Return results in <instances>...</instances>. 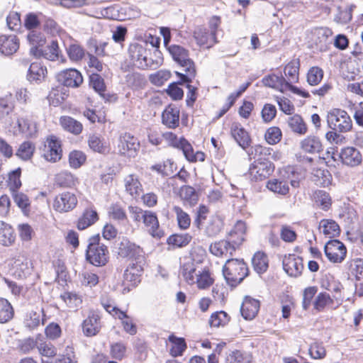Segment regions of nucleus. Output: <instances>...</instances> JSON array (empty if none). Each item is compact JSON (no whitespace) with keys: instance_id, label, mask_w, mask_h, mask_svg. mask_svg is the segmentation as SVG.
<instances>
[{"instance_id":"f257e3e1","label":"nucleus","mask_w":363,"mask_h":363,"mask_svg":"<svg viewBox=\"0 0 363 363\" xmlns=\"http://www.w3.org/2000/svg\"><path fill=\"white\" fill-rule=\"evenodd\" d=\"M147 44L132 43L128 48V55L131 63L136 67L142 69H157L163 63V57L161 52L155 50L153 54L155 58L149 57L150 51L147 49Z\"/></svg>"},{"instance_id":"f03ea898","label":"nucleus","mask_w":363,"mask_h":363,"mask_svg":"<svg viewBox=\"0 0 363 363\" xmlns=\"http://www.w3.org/2000/svg\"><path fill=\"white\" fill-rule=\"evenodd\" d=\"M267 150L264 147L256 145L252 146L247 151L250 160L255 161L250 164L249 174L252 179L264 180L272 174L274 166L272 162L263 157Z\"/></svg>"},{"instance_id":"7ed1b4c3","label":"nucleus","mask_w":363,"mask_h":363,"mask_svg":"<svg viewBox=\"0 0 363 363\" xmlns=\"http://www.w3.org/2000/svg\"><path fill=\"white\" fill-rule=\"evenodd\" d=\"M168 50L172 55L174 60L177 62L181 67H184L186 74H180L182 79L186 82H191L192 79L196 76V68L194 62L189 58V51L183 47L173 45L169 47Z\"/></svg>"},{"instance_id":"20e7f679","label":"nucleus","mask_w":363,"mask_h":363,"mask_svg":"<svg viewBox=\"0 0 363 363\" xmlns=\"http://www.w3.org/2000/svg\"><path fill=\"white\" fill-rule=\"evenodd\" d=\"M223 274L227 284L235 286L247 276L248 268L243 259H227Z\"/></svg>"},{"instance_id":"39448f33","label":"nucleus","mask_w":363,"mask_h":363,"mask_svg":"<svg viewBox=\"0 0 363 363\" xmlns=\"http://www.w3.org/2000/svg\"><path fill=\"white\" fill-rule=\"evenodd\" d=\"M99 240V235L90 238L86 251V260L96 267L104 266L108 260V248L105 245L100 243Z\"/></svg>"},{"instance_id":"423d86ee","label":"nucleus","mask_w":363,"mask_h":363,"mask_svg":"<svg viewBox=\"0 0 363 363\" xmlns=\"http://www.w3.org/2000/svg\"><path fill=\"white\" fill-rule=\"evenodd\" d=\"M329 127L335 131L347 132L352 127V120L347 113L342 109L334 108L327 115Z\"/></svg>"},{"instance_id":"0eeeda50","label":"nucleus","mask_w":363,"mask_h":363,"mask_svg":"<svg viewBox=\"0 0 363 363\" xmlns=\"http://www.w3.org/2000/svg\"><path fill=\"white\" fill-rule=\"evenodd\" d=\"M140 150V143L137 138L128 133L120 135L117 150L121 155L127 157H135Z\"/></svg>"},{"instance_id":"6e6552de","label":"nucleus","mask_w":363,"mask_h":363,"mask_svg":"<svg viewBox=\"0 0 363 363\" xmlns=\"http://www.w3.org/2000/svg\"><path fill=\"white\" fill-rule=\"evenodd\" d=\"M298 71L299 62L297 61H291L285 66L284 73L286 77V84L288 87V90L291 91L294 94L301 96L304 98H308L310 96L308 92L301 90L293 85L294 83H296L298 81Z\"/></svg>"},{"instance_id":"1a4fd4ad","label":"nucleus","mask_w":363,"mask_h":363,"mask_svg":"<svg viewBox=\"0 0 363 363\" xmlns=\"http://www.w3.org/2000/svg\"><path fill=\"white\" fill-rule=\"evenodd\" d=\"M43 158L50 162H56L61 160L62 150L60 140L55 135L48 136L41 150Z\"/></svg>"},{"instance_id":"9d476101","label":"nucleus","mask_w":363,"mask_h":363,"mask_svg":"<svg viewBox=\"0 0 363 363\" xmlns=\"http://www.w3.org/2000/svg\"><path fill=\"white\" fill-rule=\"evenodd\" d=\"M30 52L35 57H43L50 61L60 60L62 63L66 61V59L61 55L57 42L55 40H52L50 44L48 45L43 49H40L36 47L31 48Z\"/></svg>"},{"instance_id":"9b49d317","label":"nucleus","mask_w":363,"mask_h":363,"mask_svg":"<svg viewBox=\"0 0 363 363\" xmlns=\"http://www.w3.org/2000/svg\"><path fill=\"white\" fill-rule=\"evenodd\" d=\"M324 251L328 259L333 263H341L347 254L346 247L338 240H329L325 245Z\"/></svg>"},{"instance_id":"f8f14e48","label":"nucleus","mask_w":363,"mask_h":363,"mask_svg":"<svg viewBox=\"0 0 363 363\" xmlns=\"http://www.w3.org/2000/svg\"><path fill=\"white\" fill-rule=\"evenodd\" d=\"M118 255L138 263H143L144 261L143 249L127 239L121 240L118 247Z\"/></svg>"},{"instance_id":"ddd939ff","label":"nucleus","mask_w":363,"mask_h":363,"mask_svg":"<svg viewBox=\"0 0 363 363\" xmlns=\"http://www.w3.org/2000/svg\"><path fill=\"white\" fill-rule=\"evenodd\" d=\"M77 202V198L74 193L64 191L55 196L53 208L60 213L69 212L76 207Z\"/></svg>"},{"instance_id":"4468645a","label":"nucleus","mask_w":363,"mask_h":363,"mask_svg":"<svg viewBox=\"0 0 363 363\" xmlns=\"http://www.w3.org/2000/svg\"><path fill=\"white\" fill-rule=\"evenodd\" d=\"M56 79L61 84L71 88H77L83 82L82 74L76 69H67L58 72Z\"/></svg>"},{"instance_id":"2eb2a0df","label":"nucleus","mask_w":363,"mask_h":363,"mask_svg":"<svg viewBox=\"0 0 363 363\" xmlns=\"http://www.w3.org/2000/svg\"><path fill=\"white\" fill-rule=\"evenodd\" d=\"M143 223L146 230L154 238H160L163 236V230L160 227V223L157 214L151 211H146L144 214Z\"/></svg>"},{"instance_id":"dca6fc26","label":"nucleus","mask_w":363,"mask_h":363,"mask_svg":"<svg viewBox=\"0 0 363 363\" xmlns=\"http://www.w3.org/2000/svg\"><path fill=\"white\" fill-rule=\"evenodd\" d=\"M283 267L289 276L296 277L303 269V259L294 255H289L283 259Z\"/></svg>"},{"instance_id":"f3484780","label":"nucleus","mask_w":363,"mask_h":363,"mask_svg":"<svg viewBox=\"0 0 363 363\" xmlns=\"http://www.w3.org/2000/svg\"><path fill=\"white\" fill-rule=\"evenodd\" d=\"M223 227V219L218 215L215 214L210 216L207 221L203 223L201 228H198L202 230L206 236L213 238L219 234Z\"/></svg>"},{"instance_id":"a211bd4d","label":"nucleus","mask_w":363,"mask_h":363,"mask_svg":"<svg viewBox=\"0 0 363 363\" xmlns=\"http://www.w3.org/2000/svg\"><path fill=\"white\" fill-rule=\"evenodd\" d=\"M235 244L230 241L222 240L216 242L210 245V252L216 257H224L228 259L233 255L235 251Z\"/></svg>"},{"instance_id":"6ab92c4d","label":"nucleus","mask_w":363,"mask_h":363,"mask_svg":"<svg viewBox=\"0 0 363 363\" xmlns=\"http://www.w3.org/2000/svg\"><path fill=\"white\" fill-rule=\"evenodd\" d=\"M101 318L98 314L92 313L82 323L83 333L87 337L97 335L101 329Z\"/></svg>"},{"instance_id":"aec40b11","label":"nucleus","mask_w":363,"mask_h":363,"mask_svg":"<svg viewBox=\"0 0 363 363\" xmlns=\"http://www.w3.org/2000/svg\"><path fill=\"white\" fill-rule=\"evenodd\" d=\"M262 83L264 86L273 89L281 93H284L288 90V87L285 82V78L282 76L281 74H269L262 78Z\"/></svg>"},{"instance_id":"412c9836","label":"nucleus","mask_w":363,"mask_h":363,"mask_svg":"<svg viewBox=\"0 0 363 363\" xmlns=\"http://www.w3.org/2000/svg\"><path fill=\"white\" fill-rule=\"evenodd\" d=\"M194 38L200 46L207 48L212 47L217 41L213 33H211L206 28L198 27L194 32Z\"/></svg>"},{"instance_id":"4be33fe9","label":"nucleus","mask_w":363,"mask_h":363,"mask_svg":"<svg viewBox=\"0 0 363 363\" xmlns=\"http://www.w3.org/2000/svg\"><path fill=\"white\" fill-rule=\"evenodd\" d=\"M259 306L258 300L248 296L245 297L240 308L242 316L245 320H252L257 315Z\"/></svg>"},{"instance_id":"5701e85b","label":"nucleus","mask_w":363,"mask_h":363,"mask_svg":"<svg viewBox=\"0 0 363 363\" xmlns=\"http://www.w3.org/2000/svg\"><path fill=\"white\" fill-rule=\"evenodd\" d=\"M19 48V40L16 35L0 36V52L5 55H11Z\"/></svg>"},{"instance_id":"b1692460","label":"nucleus","mask_w":363,"mask_h":363,"mask_svg":"<svg viewBox=\"0 0 363 363\" xmlns=\"http://www.w3.org/2000/svg\"><path fill=\"white\" fill-rule=\"evenodd\" d=\"M340 156L345 164L351 167L359 164L362 160L359 151L353 147H347L342 149Z\"/></svg>"},{"instance_id":"393cba45","label":"nucleus","mask_w":363,"mask_h":363,"mask_svg":"<svg viewBox=\"0 0 363 363\" xmlns=\"http://www.w3.org/2000/svg\"><path fill=\"white\" fill-rule=\"evenodd\" d=\"M231 135L243 149L247 147L251 142L248 133L238 123H233L230 128Z\"/></svg>"},{"instance_id":"a878e982","label":"nucleus","mask_w":363,"mask_h":363,"mask_svg":"<svg viewBox=\"0 0 363 363\" xmlns=\"http://www.w3.org/2000/svg\"><path fill=\"white\" fill-rule=\"evenodd\" d=\"M162 123L169 128H175L179 123V110L175 106H167L162 115Z\"/></svg>"},{"instance_id":"bb28decb","label":"nucleus","mask_w":363,"mask_h":363,"mask_svg":"<svg viewBox=\"0 0 363 363\" xmlns=\"http://www.w3.org/2000/svg\"><path fill=\"white\" fill-rule=\"evenodd\" d=\"M202 269L201 264L191 260L183 264L181 273L186 283L193 285L194 277L201 273Z\"/></svg>"},{"instance_id":"cd10ccee","label":"nucleus","mask_w":363,"mask_h":363,"mask_svg":"<svg viewBox=\"0 0 363 363\" xmlns=\"http://www.w3.org/2000/svg\"><path fill=\"white\" fill-rule=\"evenodd\" d=\"M125 191L133 197L136 198L143 191V186L135 174H130L124 178Z\"/></svg>"},{"instance_id":"c85d7f7f","label":"nucleus","mask_w":363,"mask_h":363,"mask_svg":"<svg viewBox=\"0 0 363 363\" xmlns=\"http://www.w3.org/2000/svg\"><path fill=\"white\" fill-rule=\"evenodd\" d=\"M47 69L40 62H33L30 65L27 79L30 82L39 83L44 80Z\"/></svg>"},{"instance_id":"c756f323","label":"nucleus","mask_w":363,"mask_h":363,"mask_svg":"<svg viewBox=\"0 0 363 363\" xmlns=\"http://www.w3.org/2000/svg\"><path fill=\"white\" fill-rule=\"evenodd\" d=\"M19 131L26 137L32 138L38 132L36 123L30 118H21L17 121Z\"/></svg>"},{"instance_id":"7c9ffc66","label":"nucleus","mask_w":363,"mask_h":363,"mask_svg":"<svg viewBox=\"0 0 363 363\" xmlns=\"http://www.w3.org/2000/svg\"><path fill=\"white\" fill-rule=\"evenodd\" d=\"M16 240L13 229L8 223L0 221V244L4 246H11Z\"/></svg>"},{"instance_id":"2f4dec72","label":"nucleus","mask_w":363,"mask_h":363,"mask_svg":"<svg viewBox=\"0 0 363 363\" xmlns=\"http://www.w3.org/2000/svg\"><path fill=\"white\" fill-rule=\"evenodd\" d=\"M169 138L171 140H174L172 141V145L179 148L182 150L184 157L188 161L193 160V156L195 154L193 150L191 145L184 138H181L179 140H177L176 136L169 133Z\"/></svg>"},{"instance_id":"473e14b6","label":"nucleus","mask_w":363,"mask_h":363,"mask_svg":"<svg viewBox=\"0 0 363 363\" xmlns=\"http://www.w3.org/2000/svg\"><path fill=\"white\" fill-rule=\"evenodd\" d=\"M142 263L133 262L125 270L123 277L125 281L131 282L133 285L140 282V276L143 271Z\"/></svg>"},{"instance_id":"72a5a7b5","label":"nucleus","mask_w":363,"mask_h":363,"mask_svg":"<svg viewBox=\"0 0 363 363\" xmlns=\"http://www.w3.org/2000/svg\"><path fill=\"white\" fill-rule=\"evenodd\" d=\"M301 149L306 152L314 154L323 150V146L318 138L308 136L301 142Z\"/></svg>"},{"instance_id":"f704fd0d","label":"nucleus","mask_w":363,"mask_h":363,"mask_svg":"<svg viewBox=\"0 0 363 363\" xmlns=\"http://www.w3.org/2000/svg\"><path fill=\"white\" fill-rule=\"evenodd\" d=\"M319 228L328 238L338 236L340 229L338 224L333 220L323 219L320 222Z\"/></svg>"},{"instance_id":"c9c22d12","label":"nucleus","mask_w":363,"mask_h":363,"mask_svg":"<svg viewBox=\"0 0 363 363\" xmlns=\"http://www.w3.org/2000/svg\"><path fill=\"white\" fill-rule=\"evenodd\" d=\"M179 197L184 203L190 206L196 205L199 201V195L196 190L190 186H183L179 190Z\"/></svg>"},{"instance_id":"e433bc0d","label":"nucleus","mask_w":363,"mask_h":363,"mask_svg":"<svg viewBox=\"0 0 363 363\" xmlns=\"http://www.w3.org/2000/svg\"><path fill=\"white\" fill-rule=\"evenodd\" d=\"M172 211L176 215L179 228L182 230L188 229L191 225V218L189 215L177 205H173Z\"/></svg>"},{"instance_id":"4c0bfd02","label":"nucleus","mask_w":363,"mask_h":363,"mask_svg":"<svg viewBox=\"0 0 363 363\" xmlns=\"http://www.w3.org/2000/svg\"><path fill=\"white\" fill-rule=\"evenodd\" d=\"M98 218V214L96 211L91 208L86 209L78 220L77 228L79 230H84L94 224Z\"/></svg>"},{"instance_id":"58836bf2","label":"nucleus","mask_w":363,"mask_h":363,"mask_svg":"<svg viewBox=\"0 0 363 363\" xmlns=\"http://www.w3.org/2000/svg\"><path fill=\"white\" fill-rule=\"evenodd\" d=\"M246 231V224L242 220H238L230 232L232 242L236 245H240L245 240L244 235Z\"/></svg>"},{"instance_id":"ea45409f","label":"nucleus","mask_w":363,"mask_h":363,"mask_svg":"<svg viewBox=\"0 0 363 363\" xmlns=\"http://www.w3.org/2000/svg\"><path fill=\"white\" fill-rule=\"evenodd\" d=\"M267 187L271 191L280 195H286L289 191L288 182L279 179H272L267 183Z\"/></svg>"},{"instance_id":"a19ab883","label":"nucleus","mask_w":363,"mask_h":363,"mask_svg":"<svg viewBox=\"0 0 363 363\" xmlns=\"http://www.w3.org/2000/svg\"><path fill=\"white\" fill-rule=\"evenodd\" d=\"M89 147L94 152L106 153L108 152L106 142L101 136L94 134L89 135L88 139Z\"/></svg>"},{"instance_id":"79ce46f5","label":"nucleus","mask_w":363,"mask_h":363,"mask_svg":"<svg viewBox=\"0 0 363 363\" xmlns=\"http://www.w3.org/2000/svg\"><path fill=\"white\" fill-rule=\"evenodd\" d=\"M60 123L65 130L74 135L81 133L83 128L80 122L69 116L62 117L60 118Z\"/></svg>"},{"instance_id":"37998d69","label":"nucleus","mask_w":363,"mask_h":363,"mask_svg":"<svg viewBox=\"0 0 363 363\" xmlns=\"http://www.w3.org/2000/svg\"><path fill=\"white\" fill-rule=\"evenodd\" d=\"M169 341L172 344L170 354L173 357L182 356L186 348L185 340L182 337H177L173 334L169 336Z\"/></svg>"},{"instance_id":"c03bdc74","label":"nucleus","mask_w":363,"mask_h":363,"mask_svg":"<svg viewBox=\"0 0 363 363\" xmlns=\"http://www.w3.org/2000/svg\"><path fill=\"white\" fill-rule=\"evenodd\" d=\"M14 315V311L8 300L0 298V323H6L10 321Z\"/></svg>"},{"instance_id":"a18cd8bd","label":"nucleus","mask_w":363,"mask_h":363,"mask_svg":"<svg viewBox=\"0 0 363 363\" xmlns=\"http://www.w3.org/2000/svg\"><path fill=\"white\" fill-rule=\"evenodd\" d=\"M315 204L323 211H328L332 205V199L330 194L323 191H315L313 194Z\"/></svg>"},{"instance_id":"49530a36","label":"nucleus","mask_w":363,"mask_h":363,"mask_svg":"<svg viewBox=\"0 0 363 363\" xmlns=\"http://www.w3.org/2000/svg\"><path fill=\"white\" fill-rule=\"evenodd\" d=\"M288 125L293 132L299 135H304L307 131V127L303 118L297 114L289 118Z\"/></svg>"},{"instance_id":"de8ad7c7","label":"nucleus","mask_w":363,"mask_h":363,"mask_svg":"<svg viewBox=\"0 0 363 363\" xmlns=\"http://www.w3.org/2000/svg\"><path fill=\"white\" fill-rule=\"evenodd\" d=\"M230 316L228 314L223 311H216L211 314L208 323L212 328H218L224 326L230 321Z\"/></svg>"},{"instance_id":"09e8293b","label":"nucleus","mask_w":363,"mask_h":363,"mask_svg":"<svg viewBox=\"0 0 363 363\" xmlns=\"http://www.w3.org/2000/svg\"><path fill=\"white\" fill-rule=\"evenodd\" d=\"M252 263L255 270L259 274L264 273L268 268V259L263 252L255 253L252 259Z\"/></svg>"},{"instance_id":"8fccbe9b","label":"nucleus","mask_w":363,"mask_h":363,"mask_svg":"<svg viewBox=\"0 0 363 363\" xmlns=\"http://www.w3.org/2000/svg\"><path fill=\"white\" fill-rule=\"evenodd\" d=\"M44 311L42 308L39 311H31L28 318L26 320V325L30 329H34L40 324H44Z\"/></svg>"},{"instance_id":"3c124183","label":"nucleus","mask_w":363,"mask_h":363,"mask_svg":"<svg viewBox=\"0 0 363 363\" xmlns=\"http://www.w3.org/2000/svg\"><path fill=\"white\" fill-rule=\"evenodd\" d=\"M55 183L61 187H72L75 185L76 179L67 171L61 172L55 176Z\"/></svg>"},{"instance_id":"603ef678","label":"nucleus","mask_w":363,"mask_h":363,"mask_svg":"<svg viewBox=\"0 0 363 363\" xmlns=\"http://www.w3.org/2000/svg\"><path fill=\"white\" fill-rule=\"evenodd\" d=\"M117 313L118 316L116 318L122 321L124 330L131 335H135L137 333V327L133 323V319L124 311H118Z\"/></svg>"},{"instance_id":"864d4df0","label":"nucleus","mask_w":363,"mask_h":363,"mask_svg":"<svg viewBox=\"0 0 363 363\" xmlns=\"http://www.w3.org/2000/svg\"><path fill=\"white\" fill-rule=\"evenodd\" d=\"M228 363H250L252 357L246 352L240 350L230 351L226 356Z\"/></svg>"},{"instance_id":"5fc2aeb1","label":"nucleus","mask_w":363,"mask_h":363,"mask_svg":"<svg viewBox=\"0 0 363 363\" xmlns=\"http://www.w3.org/2000/svg\"><path fill=\"white\" fill-rule=\"evenodd\" d=\"M334 303L333 299L326 292H321L315 297L313 306L314 308L318 311H322L328 306H331Z\"/></svg>"},{"instance_id":"6e6d98bb","label":"nucleus","mask_w":363,"mask_h":363,"mask_svg":"<svg viewBox=\"0 0 363 363\" xmlns=\"http://www.w3.org/2000/svg\"><path fill=\"white\" fill-rule=\"evenodd\" d=\"M60 298L72 309H76L82 303L81 296L73 292H65L60 295Z\"/></svg>"},{"instance_id":"4d7b16f0","label":"nucleus","mask_w":363,"mask_h":363,"mask_svg":"<svg viewBox=\"0 0 363 363\" xmlns=\"http://www.w3.org/2000/svg\"><path fill=\"white\" fill-rule=\"evenodd\" d=\"M125 79L128 86L134 89L143 86L146 82L145 77L138 72L128 73Z\"/></svg>"},{"instance_id":"13d9d810","label":"nucleus","mask_w":363,"mask_h":363,"mask_svg":"<svg viewBox=\"0 0 363 363\" xmlns=\"http://www.w3.org/2000/svg\"><path fill=\"white\" fill-rule=\"evenodd\" d=\"M90 86L97 92L103 99H106V86L103 78L98 74L93 73L90 75Z\"/></svg>"},{"instance_id":"bf43d9fd","label":"nucleus","mask_w":363,"mask_h":363,"mask_svg":"<svg viewBox=\"0 0 363 363\" xmlns=\"http://www.w3.org/2000/svg\"><path fill=\"white\" fill-rule=\"evenodd\" d=\"M171 77V72L167 69H160L150 75V81L156 86H162Z\"/></svg>"},{"instance_id":"052dcab7","label":"nucleus","mask_w":363,"mask_h":363,"mask_svg":"<svg viewBox=\"0 0 363 363\" xmlns=\"http://www.w3.org/2000/svg\"><path fill=\"white\" fill-rule=\"evenodd\" d=\"M38 350L39 353L45 357H52L57 354L56 348L50 343L43 340L40 337L38 340Z\"/></svg>"},{"instance_id":"680f3d73","label":"nucleus","mask_w":363,"mask_h":363,"mask_svg":"<svg viewBox=\"0 0 363 363\" xmlns=\"http://www.w3.org/2000/svg\"><path fill=\"white\" fill-rule=\"evenodd\" d=\"M34 150L35 146L32 143L24 142L20 145L16 155L23 160H28L33 156Z\"/></svg>"},{"instance_id":"e2e57ef3","label":"nucleus","mask_w":363,"mask_h":363,"mask_svg":"<svg viewBox=\"0 0 363 363\" xmlns=\"http://www.w3.org/2000/svg\"><path fill=\"white\" fill-rule=\"evenodd\" d=\"M309 354L312 359H321L326 355V350L323 343L315 342L310 345Z\"/></svg>"},{"instance_id":"0e129e2a","label":"nucleus","mask_w":363,"mask_h":363,"mask_svg":"<svg viewBox=\"0 0 363 363\" xmlns=\"http://www.w3.org/2000/svg\"><path fill=\"white\" fill-rule=\"evenodd\" d=\"M191 238L192 237L189 233L175 234L168 238V243L177 247H182L188 245Z\"/></svg>"},{"instance_id":"69168bd1","label":"nucleus","mask_w":363,"mask_h":363,"mask_svg":"<svg viewBox=\"0 0 363 363\" xmlns=\"http://www.w3.org/2000/svg\"><path fill=\"white\" fill-rule=\"evenodd\" d=\"M281 131L278 127L269 128L264 135L266 141L270 145H275L278 143L281 139Z\"/></svg>"},{"instance_id":"338daca9","label":"nucleus","mask_w":363,"mask_h":363,"mask_svg":"<svg viewBox=\"0 0 363 363\" xmlns=\"http://www.w3.org/2000/svg\"><path fill=\"white\" fill-rule=\"evenodd\" d=\"M85 155L79 150L72 151L69 155V163L72 168L77 169L85 162Z\"/></svg>"},{"instance_id":"774afa93","label":"nucleus","mask_w":363,"mask_h":363,"mask_svg":"<svg viewBox=\"0 0 363 363\" xmlns=\"http://www.w3.org/2000/svg\"><path fill=\"white\" fill-rule=\"evenodd\" d=\"M323 77V71L318 67H311L307 74V82L311 86L319 84Z\"/></svg>"}]
</instances>
